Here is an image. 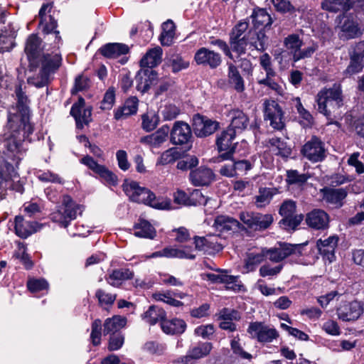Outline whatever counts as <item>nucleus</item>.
Here are the masks:
<instances>
[{
  "instance_id": "obj_42",
  "label": "nucleus",
  "mask_w": 364,
  "mask_h": 364,
  "mask_svg": "<svg viewBox=\"0 0 364 364\" xmlns=\"http://www.w3.org/2000/svg\"><path fill=\"white\" fill-rule=\"evenodd\" d=\"M39 25L42 26L43 32L46 35H47L48 37L52 36V37L54 38L55 46H58L60 42L61 41V37L60 36V32L56 30L58 26L57 21L51 15H49L48 18H46V20L44 21V23H39Z\"/></svg>"
},
{
  "instance_id": "obj_32",
  "label": "nucleus",
  "mask_w": 364,
  "mask_h": 364,
  "mask_svg": "<svg viewBox=\"0 0 364 364\" xmlns=\"http://www.w3.org/2000/svg\"><path fill=\"white\" fill-rule=\"evenodd\" d=\"M356 2L357 1L353 2V0H323L321 2V8L330 12L337 13L347 11L353 6L357 11H359L360 7L356 6Z\"/></svg>"
},
{
  "instance_id": "obj_17",
  "label": "nucleus",
  "mask_w": 364,
  "mask_h": 364,
  "mask_svg": "<svg viewBox=\"0 0 364 364\" xmlns=\"http://www.w3.org/2000/svg\"><path fill=\"white\" fill-rule=\"evenodd\" d=\"M303 46V40L298 33L289 34L283 40V46L286 50H281L277 54H275V58L279 63H282L287 55H290L292 60H294V55H296V53L299 51Z\"/></svg>"
},
{
  "instance_id": "obj_41",
  "label": "nucleus",
  "mask_w": 364,
  "mask_h": 364,
  "mask_svg": "<svg viewBox=\"0 0 364 364\" xmlns=\"http://www.w3.org/2000/svg\"><path fill=\"white\" fill-rule=\"evenodd\" d=\"M127 319L120 316L108 318L104 323L103 333L105 335L120 333L119 330L126 324Z\"/></svg>"
},
{
  "instance_id": "obj_6",
  "label": "nucleus",
  "mask_w": 364,
  "mask_h": 364,
  "mask_svg": "<svg viewBox=\"0 0 364 364\" xmlns=\"http://www.w3.org/2000/svg\"><path fill=\"white\" fill-rule=\"evenodd\" d=\"M306 245L307 242L294 245L284 242H277V245L274 247L267 248L265 252L270 261L279 262L291 255H302L304 249Z\"/></svg>"
},
{
  "instance_id": "obj_64",
  "label": "nucleus",
  "mask_w": 364,
  "mask_h": 364,
  "mask_svg": "<svg viewBox=\"0 0 364 364\" xmlns=\"http://www.w3.org/2000/svg\"><path fill=\"white\" fill-rule=\"evenodd\" d=\"M124 342V336L120 333H112L110 335L108 343V350L109 351H114L120 349Z\"/></svg>"
},
{
  "instance_id": "obj_30",
  "label": "nucleus",
  "mask_w": 364,
  "mask_h": 364,
  "mask_svg": "<svg viewBox=\"0 0 364 364\" xmlns=\"http://www.w3.org/2000/svg\"><path fill=\"white\" fill-rule=\"evenodd\" d=\"M231 122L228 129L235 132V134L242 133L249 125L247 115L240 109H232L230 112Z\"/></svg>"
},
{
  "instance_id": "obj_24",
  "label": "nucleus",
  "mask_w": 364,
  "mask_h": 364,
  "mask_svg": "<svg viewBox=\"0 0 364 364\" xmlns=\"http://www.w3.org/2000/svg\"><path fill=\"white\" fill-rule=\"evenodd\" d=\"M213 227L217 231L222 233L235 232L244 228L237 219L227 215H217L214 220Z\"/></svg>"
},
{
  "instance_id": "obj_37",
  "label": "nucleus",
  "mask_w": 364,
  "mask_h": 364,
  "mask_svg": "<svg viewBox=\"0 0 364 364\" xmlns=\"http://www.w3.org/2000/svg\"><path fill=\"white\" fill-rule=\"evenodd\" d=\"M161 55L162 49L160 47L150 49L141 59V68L152 69L161 63Z\"/></svg>"
},
{
  "instance_id": "obj_14",
  "label": "nucleus",
  "mask_w": 364,
  "mask_h": 364,
  "mask_svg": "<svg viewBox=\"0 0 364 364\" xmlns=\"http://www.w3.org/2000/svg\"><path fill=\"white\" fill-rule=\"evenodd\" d=\"M15 93L17 98V112L11 114L9 112V117L11 118L14 116L18 117V120H16V123H21L23 124H31L29 122L30 116V108L29 104L30 100L25 92L23 91L21 85H18L15 89Z\"/></svg>"
},
{
  "instance_id": "obj_21",
  "label": "nucleus",
  "mask_w": 364,
  "mask_h": 364,
  "mask_svg": "<svg viewBox=\"0 0 364 364\" xmlns=\"http://www.w3.org/2000/svg\"><path fill=\"white\" fill-rule=\"evenodd\" d=\"M136 89L142 93L146 92L151 86L158 82V73L153 69L141 68L136 75Z\"/></svg>"
},
{
  "instance_id": "obj_4",
  "label": "nucleus",
  "mask_w": 364,
  "mask_h": 364,
  "mask_svg": "<svg viewBox=\"0 0 364 364\" xmlns=\"http://www.w3.org/2000/svg\"><path fill=\"white\" fill-rule=\"evenodd\" d=\"M81 205L77 204L69 196L63 197L62 206L50 215L51 220L58 223L60 227L68 228L70 222L77 217V210Z\"/></svg>"
},
{
  "instance_id": "obj_9",
  "label": "nucleus",
  "mask_w": 364,
  "mask_h": 364,
  "mask_svg": "<svg viewBox=\"0 0 364 364\" xmlns=\"http://www.w3.org/2000/svg\"><path fill=\"white\" fill-rule=\"evenodd\" d=\"M170 142L173 145L191 148L193 144V134L191 126L183 121H176L169 129Z\"/></svg>"
},
{
  "instance_id": "obj_23",
  "label": "nucleus",
  "mask_w": 364,
  "mask_h": 364,
  "mask_svg": "<svg viewBox=\"0 0 364 364\" xmlns=\"http://www.w3.org/2000/svg\"><path fill=\"white\" fill-rule=\"evenodd\" d=\"M363 312L360 302L353 301L341 305L337 309V314L343 321H353L357 320Z\"/></svg>"
},
{
  "instance_id": "obj_26",
  "label": "nucleus",
  "mask_w": 364,
  "mask_h": 364,
  "mask_svg": "<svg viewBox=\"0 0 364 364\" xmlns=\"http://www.w3.org/2000/svg\"><path fill=\"white\" fill-rule=\"evenodd\" d=\"M306 224L315 230H325L328 228L329 215L321 209H314L306 217Z\"/></svg>"
},
{
  "instance_id": "obj_39",
  "label": "nucleus",
  "mask_w": 364,
  "mask_h": 364,
  "mask_svg": "<svg viewBox=\"0 0 364 364\" xmlns=\"http://www.w3.org/2000/svg\"><path fill=\"white\" fill-rule=\"evenodd\" d=\"M193 250L191 247H185L184 249L173 248L168 247L163 249V254L167 258H179L194 259L196 255L193 253Z\"/></svg>"
},
{
  "instance_id": "obj_10",
  "label": "nucleus",
  "mask_w": 364,
  "mask_h": 364,
  "mask_svg": "<svg viewBox=\"0 0 364 364\" xmlns=\"http://www.w3.org/2000/svg\"><path fill=\"white\" fill-rule=\"evenodd\" d=\"M191 126L193 133L198 138L209 136L220 128L218 122L198 113L193 114Z\"/></svg>"
},
{
  "instance_id": "obj_40",
  "label": "nucleus",
  "mask_w": 364,
  "mask_h": 364,
  "mask_svg": "<svg viewBox=\"0 0 364 364\" xmlns=\"http://www.w3.org/2000/svg\"><path fill=\"white\" fill-rule=\"evenodd\" d=\"M141 317L146 323L154 326L159 321L162 322L163 319L166 317V313L162 308L151 305Z\"/></svg>"
},
{
  "instance_id": "obj_16",
  "label": "nucleus",
  "mask_w": 364,
  "mask_h": 364,
  "mask_svg": "<svg viewBox=\"0 0 364 364\" xmlns=\"http://www.w3.org/2000/svg\"><path fill=\"white\" fill-rule=\"evenodd\" d=\"M85 100L83 97H80L77 102H75L70 109V114L75 120L76 127L82 129L84 125H87L91 122L92 107H85Z\"/></svg>"
},
{
  "instance_id": "obj_45",
  "label": "nucleus",
  "mask_w": 364,
  "mask_h": 364,
  "mask_svg": "<svg viewBox=\"0 0 364 364\" xmlns=\"http://www.w3.org/2000/svg\"><path fill=\"white\" fill-rule=\"evenodd\" d=\"M277 193L275 188H260L259 194L255 196V203L258 208H262L268 205L273 196Z\"/></svg>"
},
{
  "instance_id": "obj_60",
  "label": "nucleus",
  "mask_w": 364,
  "mask_h": 364,
  "mask_svg": "<svg viewBox=\"0 0 364 364\" xmlns=\"http://www.w3.org/2000/svg\"><path fill=\"white\" fill-rule=\"evenodd\" d=\"M115 89L113 87H109L104 95L101 102L100 108L103 110L110 109L115 102Z\"/></svg>"
},
{
  "instance_id": "obj_61",
  "label": "nucleus",
  "mask_w": 364,
  "mask_h": 364,
  "mask_svg": "<svg viewBox=\"0 0 364 364\" xmlns=\"http://www.w3.org/2000/svg\"><path fill=\"white\" fill-rule=\"evenodd\" d=\"M198 159L195 156H189L185 159L180 160L177 163V168L183 171L188 170H193V168L198 165Z\"/></svg>"
},
{
  "instance_id": "obj_49",
  "label": "nucleus",
  "mask_w": 364,
  "mask_h": 364,
  "mask_svg": "<svg viewBox=\"0 0 364 364\" xmlns=\"http://www.w3.org/2000/svg\"><path fill=\"white\" fill-rule=\"evenodd\" d=\"M341 29L348 39L354 38L360 33L358 23L349 18H345Z\"/></svg>"
},
{
  "instance_id": "obj_53",
  "label": "nucleus",
  "mask_w": 364,
  "mask_h": 364,
  "mask_svg": "<svg viewBox=\"0 0 364 364\" xmlns=\"http://www.w3.org/2000/svg\"><path fill=\"white\" fill-rule=\"evenodd\" d=\"M168 66L171 67L173 73H178L189 66V62L185 60L180 55H172L168 59Z\"/></svg>"
},
{
  "instance_id": "obj_1",
  "label": "nucleus",
  "mask_w": 364,
  "mask_h": 364,
  "mask_svg": "<svg viewBox=\"0 0 364 364\" xmlns=\"http://www.w3.org/2000/svg\"><path fill=\"white\" fill-rule=\"evenodd\" d=\"M18 117L14 116L8 118V123L4 132V144L8 151L11 153H19L22 150L23 142L27 139L31 141L29 136L33 132L32 124H23L16 123Z\"/></svg>"
},
{
  "instance_id": "obj_35",
  "label": "nucleus",
  "mask_w": 364,
  "mask_h": 364,
  "mask_svg": "<svg viewBox=\"0 0 364 364\" xmlns=\"http://www.w3.org/2000/svg\"><path fill=\"white\" fill-rule=\"evenodd\" d=\"M228 79L229 84L237 92H242L245 89V81L240 73L237 66L232 63H228Z\"/></svg>"
},
{
  "instance_id": "obj_25",
  "label": "nucleus",
  "mask_w": 364,
  "mask_h": 364,
  "mask_svg": "<svg viewBox=\"0 0 364 364\" xmlns=\"http://www.w3.org/2000/svg\"><path fill=\"white\" fill-rule=\"evenodd\" d=\"M40 60V72L50 77V75L55 73L61 65L62 57L58 53H44Z\"/></svg>"
},
{
  "instance_id": "obj_57",
  "label": "nucleus",
  "mask_w": 364,
  "mask_h": 364,
  "mask_svg": "<svg viewBox=\"0 0 364 364\" xmlns=\"http://www.w3.org/2000/svg\"><path fill=\"white\" fill-rule=\"evenodd\" d=\"M153 297L156 301H163L172 306L179 307L183 305V302L173 298L171 291L165 293H155L153 294Z\"/></svg>"
},
{
  "instance_id": "obj_20",
  "label": "nucleus",
  "mask_w": 364,
  "mask_h": 364,
  "mask_svg": "<svg viewBox=\"0 0 364 364\" xmlns=\"http://www.w3.org/2000/svg\"><path fill=\"white\" fill-rule=\"evenodd\" d=\"M265 28H252L247 31L249 46L259 52H264L269 46V36Z\"/></svg>"
},
{
  "instance_id": "obj_62",
  "label": "nucleus",
  "mask_w": 364,
  "mask_h": 364,
  "mask_svg": "<svg viewBox=\"0 0 364 364\" xmlns=\"http://www.w3.org/2000/svg\"><path fill=\"white\" fill-rule=\"evenodd\" d=\"M27 82L29 85H31L37 88H41L47 86L50 82V77L39 72V74L36 77H30L27 79Z\"/></svg>"
},
{
  "instance_id": "obj_48",
  "label": "nucleus",
  "mask_w": 364,
  "mask_h": 364,
  "mask_svg": "<svg viewBox=\"0 0 364 364\" xmlns=\"http://www.w3.org/2000/svg\"><path fill=\"white\" fill-rule=\"evenodd\" d=\"M17 176L18 173L14 166L0 158V183H1L3 181H8Z\"/></svg>"
},
{
  "instance_id": "obj_29",
  "label": "nucleus",
  "mask_w": 364,
  "mask_h": 364,
  "mask_svg": "<svg viewBox=\"0 0 364 364\" xmlns=\"http://www.w3.org/2000/svg\"><path fill=\"white\" fill-rule=\"evenodd\" d=\"M168 133L169 126L165 124L154 133L141 137L140 139V142L151 147L157 148L166 141Z\"/></svg>"
},
{
  "instance_id": "obj_59",
  "label": "nucleus",
  "mask_w": 364,
  "mask_h": 364,
  "mask_svg": "<svg viewBox=\"0 0 364 364\" xmlns=\"http://www.w3.org/2000/svg\"><path fill=\"white\" fill-rule=\"evenodd\" d=\"M95 297L97 299L100 306H111L116 300L117 295L106 292L102 289H99L95 292Z\"/></svg>"
},
{
  "instance_id": "obj_36",
  "label": "nucleus",
  "mask_w": 364,
  "mask_h": 364,
  "mask_svg": "<svg viewBox=\"0 0 364 364\" xmlns=\"http://www.w3.org/2000/svg\"><path fill=\"white\" fill-rule=\"evenodd\" d=\"M101 54L107 58H117L129 53L128 46L124 43H109L100 49Z\"/></svg>"
},
{
  "instance_id": "obj_11",
  "label": "nucleus",
  "mask_w": 364,
  "mask_h": 364,
  "mask_svg": "<svg viewBox=\"0 0 364 364\" xmlns=\"http://www.w3.org/2000/svg\"><path fill=\"white\" fill-rule=\"evenodd\" d=\"M264 105V118L269 121L270 126L277 130L285 127L284 113L278 102L274 100H266Z\"/></svg>"
},
{
  "instance_id": "obj_7",
  "label": "nucleus",
  "mask_w": 364,
  "mask_h": 364,
  "mask_svg": "<svg viewBox=\"0 0 364 364\" xmlns=\"http://www.w3.org/2000/svg\"><path fill=\"white\" fill-rule=\"evenodd\" d=\"M24 53L28 61L30 71L39 68L41 57L44 54L42 40L36 34H31L26 40Z\"/></svg>"
},
{
  "instance_id": "obj_46",
  "label": "nucleus",
  "mask_w": 364,
  "mask_h": 364,
  "mask_svg": "<svg viewBox=\"0 0 364 364\" xmlns=\"http://www.w3.org/2000/svg\"><path fill=\"white\" fill-rule=\"evenodd\" d=\"M266 250L267 248L262 249L259 253L251 252L247 255L244 266L247 272L254 271L256 267L264 261V257H267Z\"/></svg>"
},
{
  "instance_id": "obj_55",
  "label": "nucleus",
  "mask_w": 364,
  "mask_h": 364,
  "mask_svg": "<svg viewBox=\"0 0 364 364\" xmlns=\"http://www.w3.org/2000/svg\"><path fill=\"white\" fill-rule=\"evenodd\" d=\"M318 48L317 43L312 41L307 47L300 48L299 51L294 55L293 62L296 63L303 59L311 58Z\"/></svg>"
},
{
  "instance_id": "obj_13",
  "label": "nucleus",
  "mask_w": 364,
  "mask_h": 364,
  "mask_svg": "<svg viewBox=\"0 0 364 364\" xmlns=\"http://www.w3.org/2000/svg\"><path fill=\"white\" fill-rule=\"evenodd\" d=\"M240 219L249 228L255 231H262L267 229L273 223V216L271 214H262L254 212H242Z\"/></svg>"
},
{
  "instance_id": "obj_34",
  "label": "nucleus",
  "mask_w": 364,
  "mask_h": 364,
  "mask_svg": "<svg viewBox=\"0 0 364 364\" xmlns=\"http://www.w3.org/2000/svg\"><path fill=\"white\" fill-rule=\"evenodd\" d=\"M161 327L166 334L181 335L185 332L187 325L185 321L181 318L166 319L165 318L161 322Z\"/></svg>"
},
{
  "instance_id": "obj_63",
  "label": "nucleus",
  "mask_w": 364,
  "mask_h": 364,
  "mask_svg": "<svg viewBox=\"0 0 364 364\" xmlns=\"http://www.w3.org/2000/svg\"><path fill=\"white\" fill-rule=\"evenodd\" d=\"M238 276L224 274L221 284H225L227 289L239 291L243 287L242 284L238 283Z\"/></svg>"
},
{
  "instance_id": "obj_38",
  "label": "nucleus",
  "mask_w": 364,
  "mask_h": 364,
  "mask_svg": "<svg viewBox=\"0 0 364 364\" xmlns=\"http://www.w3.org/2000/svg\"><path fill=\"white\" fill-rule=\"evenodd\" d=\"M134 235L138 237L154 239L156 235V230L147 220L139 218L134 225Z\"/></svg>"
},
{
  "instance_id": "obj_31",
  "label": "nucleus",
  "mask_w": 364,
  "mask_h": 364,
  "mask_svg": "<svg viewBox=\"0 0 364 364\" xmlns=\"http://www.w3.org/2000/svg\"><path fill=\"white\" fill-rule=\"evenodd\" d=\"M250 18L253 28H265L266 31L270 29L274 21V18L264 9H254Z\"/></svg>"
},
{
  "instance_id": "obj_58",
  "label": "nucleus",
  "mask_w": 364,
  "mask_h": 364,
  "mask_svg": "<svg viewBox=\"0 0 364 364\" xmlns=\"http://www.w3.org/2000/svg\"><path fill=\"white\" fill-rule=\"evenodd\" d=\"M160 112L164 121H171L179 115L181 110L173 104H167L161 108Z\"/></svg>"
},
{
  "instance_id": "obj_2",
  "label": "nucleus",
  "mask_w": 364,
  "mask_h": 364,
  "mask_svg": "<svg viewBox=\"0 0 364 364\" xmlns=\"http://www.w3.org/2000/svg\"><path fill=\"white\" fill-rule=\"evenodd\" d=\"M122 188L133 202L144 203L159 210L171 208L170 200L157 198L153 192L146 188L139 186L136 181L125 180Z\"/></svg>"
},
{
  "instance_id": "obj_18",
  "label": "nucleus",
  "mask_w": 364,
  "mask_h": 364,
  "mask_svg": "<svg viewBox=\"0 0 364 364\" xmlns=\"http://www.w3.org/2000/svg\"><path fill=\"white\" fill-rule=\"evenodd\" d=\"M212 348L211 343H199L198 346L189 349L186 355L178 358L176 364H194L196 360L207 356Z\"/></svg>"
},
{
  "instance_id": "obj_33",
  "label": "nucleus",
  "mask_w": 364,
  "mask_h": 364,
  "mask_svg": "<svg viewBox=\"0 0 364 364\" xmlns=\"http://www.w3.org/2000/svg\"><path fill=\"white\" fill-rule=\"evenodd\" d=\"M134 276L133 271L128 268H119L112 270L105 277L107 282L114 287H119L122 282L132 279Z\"/></svg>"
},
{
  "instance_id": "obj_44",
  "label": "nucleus",
  "mask_w": 364,
  "mask_h": 364,
  "mask_svg": "<svg viewBox=\"0 0 364 364\" xmlns=\"http://www.w3.org/2000/svg\"><path fill=\"white\" fill-rule=\"evenodd\" d=\"M176 26L173 21L167 20L162 24V32L159 40L162 46H169L173 43Z\"/></svg>"
},
{
  "instance_id": "obj_27",
  "label": "nucleus",
  "mask_w": 364,
  "mask_h": 364,
  "mask_svg": "<svg viewBox=\"0 0 364 364\" xmlns=\"http://www.w3.org/2000/svg\"><path fill=\"white\" fill-rule=\"evenodd\" d=\"M41 228V225L37 222L26 220L21 215H18L15 218L16 234L21 238H27L40 230Z\"/></svg>"
},
{
  "instance_id": "obj_15",
  "label": "nucleus",
  "mask_w": 364,
  "mask_h": 364,
  "mask_svg": "<svg viewBox=\"0 0 364 364\" xmlns=\"http://www.w3.org/2000/svg\"><path fill=\"white\" fill-rule=\"evenodd\" d=\"M194 61L198 65L214 70L221 65L222 57L213 50L201 47L195 53Z\"/></svg>"
},
{
  "instance_id": "obj_8",
  "label": "nucleus",
  "mask_w": 364,
  "mask_h": 364,
  "mask_svg": "<svg viewBox=\"0 0 364 364\" xmlns=\"http://www.w3.org/2000/svg\"><path fill=\"white\" fill-rule=\"evenodd\" d=\"M247 331L252 338L260 343H272L279 336L275 328L262 321L250 322Z\"/></svg>"
},
{
  "instance_id": "obj_12",
  "label": "nucleus",
  "mask_w": 364,
  "mask_h": 364,
  "mask_svg": "<svg viewBox=\"0 0 364 364\" xmlns=\"http://www.w3.org/2000/svg\"><path fill=\"white\" fill-rule=\"evenodd\" d=\"M301 153L312 163L321 162L326 157L324 143L316 136H313L303 145Z\"/></svg>"
},
{
  "instance_id": "obj_52",
  "label": "nucleus",
  "mask_w": 364,
  "mask_h": 364,
  "mask_svg": "<svg viewBox=\"0 0 364 364\" xmlns=\"http://www.w3.org/2000/svg\"><path fill=\"white\" fill-rule=\"evenodd\" d=\"M249 45L247 38H229V47L230 48V52L235 53L237 55V58L240 57L242 55L245 54L246 48Z\"/></svg>"
},
{
  "instance_id": "obj_43",
  "label": "nucleus",
  "mask_w": 364,
  "mask_h": 364,
  "mask_svg": "<svg viewBox=\"0 0 364 364\" xmlns=\"http://www.w3.org/2000/svg\"><path fill=\"white\" fill-rule=\"evenodd\" d=\"M364 68V59L359 56L355 52L350 55V63L346 69L343 71V75L348 77L363 70Z\"/></svg>"
},
{
  "instance_id": "obj_47",
  "label": "nucleus",
  "mask_w": 364,
  "mask_h": 364,
  "mask_svg": "<svg viewBox=\"0 0 364 364\" xmlns=\"http://www.w3.org/2000/svg\"><path fill=\"white\" fill-rule=\"evenodd\" d=\"M141 127L146 132H151L158 126L160 119L158 114L150 112L141 115Z\"/></svg>"
},
{
  "instance_id": "obj_56",
  "label": "nucleus",
  "mask_w": 364,
  "mask_h": 364,
  "mask_svg": "<svg viewBox=\"0 0 364 364\" xmlns=\"http://www.w3.org/2000/svg\"><path fill=\"white\" fill-rule=\"evenodd\" d=\"M249 23L245 21L238 22L231 30L229 38H247Z\"/></svg>"
},
{
  "instance_id": "obj_51",
  "label": "nucleus",
  "mask_w": 364,
  "mask_h": 364,
  "mask_svg": "<svg viewBox=\"0 0 364 364\" xmlns=\"http://www.w3.org/2000/svg\"><path fill=\"white\" fill-rule=\"evenodd\" d=\"M269 143L272 146H274L277 152L276 154L283 158H287L291 154V149L287 143L280 138L273 137L269 140Z\"/></svg>"
},
{
  "instance_id": "obj_3",
  "label": "nucleus",
  "mask_w": 364,
  "mask_h": 364,
  "mask_svg": "<svg viewBox=\"0 0 364 364\" xmlns=\"http://www.w3.org/2000/svg\"><path fill=\"white\" fill-rule=\"evenodd\" d=\"M279 213L282 217L279 226L287 231L295 230L304 220L303 214L296 213V203L292 200H284Z\"/></svg>"
},
{
  "instance_id": "obj_19",
  "label": "nucleus",
  "mask_w": 364,
  "mask_h": 364,
  "mask_svg": "<svg viewBox=\"0 0 364 364\" xmlns=\"http://www.w3.org/2000/svg\"><path fill=\"white\" fill-rule=\"evenodd\" d=\"M323 200L336 208H341L344 205V200L348 196V190L344 188H334L325 186L320 190Z\"/></svg>"
},
{
  "instance_id": "obj_28",
  "label": "nucleus",
  "mask_w": 364,
  "mask_h": 364,
  "mask_svg": "<svg viewBox=\"0 0 364 364\" xmlns=\"http://www.w3.org/2000/svg\"><path fill=\"white\" fill-rule=\"evenodd\" d=\"M338 242V237L336 236H330L325 240L319 239L316 242V247L319 253L323 256V259L328 260L329 262H333L336 259L335 250Z\"/></svg>"
},
{
  "instance_id": "obj_5",
  "label": "nucleus",
  "mask_w": 364,
  "mask_h": 364,
  "mask_svg": "<svg viewBox=\"0 0 364 364\" xmlns=\"http://www.w3.org/2000/svg\"><path fill=\"white\" fill-rule=\"evenodd\" d=\"M235 136V132L228 128L218 134L215 144L220 154L215 159L214 162H220L232 158L237 144V142H234Z\"/></svg>"
},
{
  "instance_id": "obj_54",
  "label": "nucleus",
  "mask_w": 364,
  "mask_h": 364,
  "mask_svg": "<svg viewBox=\"0 0 364 364\" xmlns=\"http://www.w3.org/2000/svg\"><path fill=\"white\" fill-rule=\"evenodd\" d=\"M180 157V151H178L176 148H170L162 153L158 161V164L161 165L171 164L178 160Z\"/></svg>"
},
{
  "instance_id": "obj_22",
  "label": "nucleus",
  "mask_w": 364,
  "mask_h": 364,
  "mask_svg": "<svg viewBox=\"0 0 364 364\" xmlns=\"http://www.w3.org/2000/svg\"><path fill=\"white\" fill-rule=\"evenodd\" d=\"M189 181L194 186H208L215 181V173L210 168L200 166L191 170Z\"/></svg>"
},
{
  "instance_id": "obj_50",
  "label": "nucleus",
  "mask_w": 364,
  "mask_h": 364,
  "mask_svg": "<svg viewBox=\"0 0 364 364\" xmlns=\"http://www.w3.org/2000/svg\"><path fill=\"white\" fill-rule=\"evenodd\" d=\"M286 176V182L288 185H297L299 186L304 185L309 178V175L300 173L297 170L293 169L287 171Z\"/></svg>"
}]
</instances>
